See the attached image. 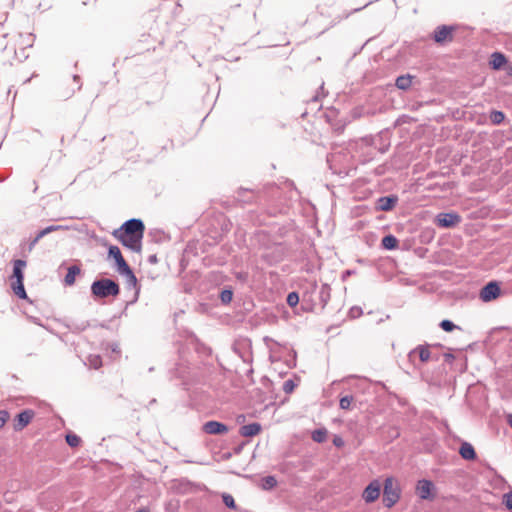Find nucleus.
<instances>
[{
  "label": "nucleus",
  "instance_id": "nucleus-1",
  "mask_svg": "<svg viewBox=\"0 0 512 512\" xmlns=\"http://www.w3.org/2000/svg\"><path fill=\"white\" fill-rule=\"evenodd\" d=\"M26 267L24 260H15L13 263V274L11 276V288L16 296L21 299H26L27 294L23 285L24 273L23 270Z\"/></svg>",
  "mask_w": 512,
  "mask_h": 512
},
{
  "label": "nucleus",
  "instance_id": "nucleus-2",
  "mask_svg": "<svg viewBox=\"0 0 512 512\" xmlns=\"http://www.w3.org/2000/svg\"><path fill=\"white\" fill-rule=\"evenodd\" d=\"M401 497L399 482L394 477H387L384 481L383 504L387 508L393 507Z\"/></svg>",
  "mask_w": 512,
  "mask_h": 512
},
{
  "label": "nucleus",
  "instance_id": "nucleus-3",
  "mask_svg": "<svg viewBox=\"0 0 512 512\" xmlns=\"http://www.w3.org/2000/svg\"><path fill=\"white\" fill-rule=\"evenodd\" d=\"M92 294L98 298L117 296L120 293L119 285L111 279L95 281L91 286Z\"/></svg>",
  "mask_w": 512,
  "mask_h": 512
},
{
  "label": "nucleus",
  "instance_id": "nucleus-4",
  "mask_svg": "<svg viewBox=\"0 0 512 512\" xmlns=\"http://www.w3.org/2000/svg\"><path fill=\"white\" fill-rule=\"evenodd\" d=\"M109 256L112 257L117 266V270L120 274L128 276L133 282H136V277L133 271L125 261L120 249L117 246L109 247Z\"/></svg>",
  "mask_w": 512,
  "mask_h": 512
},
{
  "label": "nucleus",
  "instance_id": "nucleus-5",
  "mask_svg": "<svg viewBox=\"0 0 512 512\" xmlns=\"http://www.w3.org/2000/svg\"><path fill=\"white\" fill-rule=\"evenodd\" d=\"M114 236L124 245L125 247L140 252L142 248L143 235H130L124 233L114 232Z\"/></svg>",
  "mask_w": 512,
  "mask_h": 512
},
{
  "label": "nucleus",
  "instance_id": "nucleus-6",
  "mask_svg": "<svg viewBox=\"0 0 512 512\" xmlns=\"http://www.w3.org/2000/svg\"><path fill=\"white\" fill-rule=\"evenodd\" d=\"M416 494L422 500H433L435 498V486L432 481L419 480L415 487Z\"/></svg>",
  "mask_w": 512,
  "mask_h": 512
},
{
  "label": "nucleus",
  "instance_id": "nucleus-7",
  "mask_svg": "<svg viewBox=\"0 0 512 512\" xmlns=\"http://www.w3.org/2000/svg\"><path fill=\"white\" fill-rule=\"evenodd\" d=\"M381 483L379 480H372L363 490L362 498L366 503L375 502L381 494Z\"/></svg>",
  "mask_w": 512,
  "mask_h": 512
},
{
  "label": "nucleus",
  "instance_id": "nucleus-8",
  "mask_svg": "<svg viewBox=\"0 0 512 512\" xmlns=\"http://www.w3.org/2000/svg\"><path fill=\"white\" fill-rule=\"evenodd\" d=\"M145 230V226L143 222L139 219H131L125 222L119 230L115 232L130 234V235H143Z\"/></svg>",
  "mask_w": 512,
  "mask_h": 512
},
{
  "label": "nucleus",
  "instance_id": "nucleus-9",
  "mask_svg": "<svg viewBox=\"0 0 512 512\" xmlns=\"http://www.w3.org/2000/svg\"><path fill=\"white\" fill-rule=\"evenodd\" d=\"M454 28L451 26H438L433 33V39L438 44H444L453 40Z\"/></svg>",
  "mask_w": 512,
  "mask_h": 512
},
{
  "label": "nucleus",
  "instance_id": "nucleus-10",
  "mask_svg": "<svg viewBox=\"0 0 512 512\" xmlns=\"http://www.w3.org/2000/svg\"><path fill=\"white\" fill-rule=\"evenodd\" d=\"M461 217L456 213H440L435 219L439 227L450 228L460 223Z\"/></svg>",
  "mask_w": 512,
  "mask_h": 512
},
{
  "label": "nucleus",
  "instance_id": "nucleus-11",
  "mask_svg": "<svg viewBox=\"0 0 512 512\" xmlns=\"http://www.w3.org/2000/svg\"><path fill=\"white\" fill-rule=\"evenodd\" d=\"M500 295V287L495 282H490L484 286L480 292V298L484 302L496 299Z\"/></svg>",
  "mask_w": 512,
  "mask_h": 512
},
{
  "label": "nucleus",
  "instance_id": "nucleus-12",
  "mask_svg": "<svg viewBox=\"0 0 512 512\" xmlns=\"http://www.w3.org/2000/svg\"><path fill=\"white\" fill-rule=\"evenodd\" d=\"M203 431L210 435L224 434L228 432V427L218 421H208L203 427Z\"/></svg>",
  "mask_w": 512,
  "mask_h": 512
},
{
  "label": "nucleus",
  "instance_id": "nucleus-13",
  "mask_svg": "<svg viewBox=\"0 0 512 512\" xmlns=\"http://www.w3.org/2000/svg\"><path fill=\"white\" fill-rule=\"evenodd\" d=\"M34 418V411L32 410H24L18 414L16 423L14 424V429L16 431L23 430Z\"/></svg>",
  "mask_w": 512,
  "mask_h": 512
},
{
  "label": "nucleus",
  "instance_id": "nucleus-14",
  "mask_svg": "<svg viewBox=\"0 0 512 512\" xmlns=\"http://www.w3.org/2000/svg\"><path fill=\"white\" fill-rule=\"evenodd\" d=\"M489 64L492 69L500 70L507 64V59L504 54L500 52H494L490 57Z\"/></svg>",
  "mask_w": 512,
  "mask_h": 512
},
{
  "label": "nucleus",
  "instance_id": "nucleus-15",
  "mask_svg": "<svg viewBox=\"0 0 512 512\" xmlns=\"http://www.w3.org/2000/svg\"><path fill=\"white\" fill-rule=\"evenodd\" d=\"M261 425L259 423H251L244 425L240 428V435L243 437H253L261 432Z\"/></svg>",
  "mask_w": 512,
  "mask_h": 512
},
{
  "label": "nucleus",
  "instance_id": "nucleus-16",
  "mask_svg": "<svg viewBox=\"0 0 512 512\" xmlns=\"http://www.w3.org/2000/svg\"><path fill=\"white\" fill-rule=\"evenodd\" d=\"M416 353L419 355V358L423 363H426L432 359L428 345H419L410 353V356H413Z\"/></svg>",
  "mask_w": 512,
  "mask_h": 512
},
{
  "label": "nucleus",
  "instance_id": "nucleus-17",
  "mask_svg": "<svg viewBox=\"0 0 512 512\" xmlns=\"http://www.w3.org/2000/svg\"><path fill=\"white\" fill-rule=\"evenodd\" d=\"M459 453L465 460H474L476 458V452L470 443L464 442L460 446Z\"/></svg>",
  "mask_w": 512,
  "mask_h": 512
},
{
  "label": "nucleus",
  "instance_id": "nucleus-18",
  "mask_svg": "<svg viewBox=\"0 0 512 512\" xmlns=\"http://www.w3.org/2000/svg\"><path fill=\"white\" fill-rule=\"evenodd\" d=\"M396 202V197H381L378 200V209L381 211H390L394 208Z\"/></svg>",
  "mask_w": 512,
  "mask_h": 512
},
{
  "label": "nucleus",
  "instance_id": "nucleus-19",
  "mask_svg": "<svg viewBox=\"0 0 512 512\" xmlns=\"http://www.w3.org/2000/svg\"><path fill=\"white\" fill-rule=\"evenodd\" d=\"M81 270L78 266H71L68 268V272L65 276V284L71 286L75 283L76 277L80 274Z\"/></svg>",
  "mask_w": 512,
  "mask_h": 512
},
{
  "label": "nucleus",
  "instance_id": "nucleus-20",
  "mask_svg": "<svg viewBox=\"0 0 512 512\" xmlns=\"http://www.w3.org/2000/svg\"><path fill=\"white\" fill-rule=\"evenodd\" d=\"M411 84H412V76L411 75L399 76L396 79V86L399 89L406 90L411 86Z\"/></svg>",
  "mask_w": 512,
  "mask_h": 512
},
{
  "label": "nucleus",
  "instance_id": "nucleus-21",
  "mask_svg": "<svg viewBox=\"0 0 512 512\" xmlns=\"http://www.w3.org/2000/svg\"><path fill=\"white\" fill-rule=\"evenodd\" d=\"M382 245L386 249H395L398 246V240L393 235H387L382 239Z\"/></svg>",
  "mask_w": 512,
  "mask_h": 512
},
{
  "label": "nucleus",
  "instance_id": "nucleus-22",
  "mask_svg": "<svg viewBox=\"0 0 512 512\" xmlns=\"http://www.w3.org/2000/svg\"><path fill=\"white\" fill-rule=\"evenodd\" d=\"M327 438V430L325 428L317 429L312 432V439L317 443H322Z\"/></svg>",
  "mask_w": 512,
  "mask_h": 512
},
{
  "label": "nucleus",
  "instance_id": "nucleus-23",
  "mask_svg": "<svg viewBox=\"0 0 512 512\" xmlns=\"http://www.w3.org/2000/svg\"><path fill=\"white\" fill-rule=\"evenodd\" d=\"M65 439H66L67 444L73 448L78 447L81 443V438L78 435L73 434V433L67 434Z\"/></svg>",
  "mask_w": 512,
  "mask_h": 512
},
{
  "label": "nucleus",
  "instance_id": "nucleus-24",
  "mask_svg": "<svg viewBox=\"0 0 512 512\" xmlns=\"http://www.w3.org/2000/svg\"><path fill=\"white\" fill-rule=\"evenodd\" d=\"M277 481L274 476H266L262 479V488L265 490L272 489L276 486Z\"/></svg>",
  "mask_w": 512,
  "mask_h": 512
},
{
  "label": "nucleus",
  "instance_id": "nucleus-25",
  "mask_svg": "<svg viewBox=\"0 0 512 512\" xmlns=\"http://www.w3.org/2000/svg\"><path fill=\"white\" fill-rule=\"evenodd\" d=\"M353 401H354L353 396L342 397L339 402L340 408L343 410H350Z\"/></svg>",
  "mask_w": 512,
  "mask_h": 512
},
{
  "label": "nucleus",
  "instance_id": "nucleus-26",
  "mask_svg": "<svg viewBox=\"0 0 512 512\" xmlns=\"http://www.w3.org/2000/svg\"><path fill=\"white\" fill-rule=\"evenodd\" d=\"M505 116L501 111H493L490 115V120L494 124H500L504 120Z\"/></svg>",
  "mask_w": 512,
  "mask_h": 512
},
{
  "label": "nucleus",
  "instance_id": "nucleus-27",
  "mask_svg": "<svg viewBox=\"0 0 512 512\" xmlns=\"http://www.w3.org/2000/svg\"><path fill=\"white\" fill-rule=\"evenodd\" d=\"M502 503L507 510L512 511V491L505 493L502 497Z\"/></svg>",
  "mask_w": 512,
  "mask_h": 512
},
{
  "label": "nucleus",
  "instance_id": "nucleus-28",
  "mask_svg": "<svg viewBox=\"0 0 512 512\" xmlns=\"http://www.w3.org/2000/svg\"><path fill=\"white\" fill-rule=\"evenodd\" d=\"M222 499H223L224 504L227 507H229L231 509H236L235 500L230 494H223Z\"/></svg>",
  "mask_w": 512,
  "mask_h": 512
},
{
  "label": "nucleus",
  "instance_id": "nucleus-29",
  "mask_svg": "<svg viewBox=\"0 0 512 512\" xmlns=\"http://www.w3.org/2000/svg\"><path fill=\"white\" fill-rule=\"evenodd\" d=\"M287 303L291 307H295L299 303V296L296 292H291L287 296Z\"/></svg>",
  "mask_w": 512,
  "mask_h": 512
},
{
  "label": "nucleus",
  "instance_id": "nucleus-30",
  "mask_svg": "<svg viewBox=\"0 0 512 512\" xmlns=\"http://www.w3.org/2000/svg\"><path fill=\"white\" fill-rule=\"evenodd\" d=\"M440 327L446 332H451L456 328V326L449 320L441 321Z\"/></svg>",
  "mask_w": 512,
  "mask_h": 512
},
{
  "label": "nucleus",
  "instance_id": "nucleus-31",
  "mask_svg": "<svg viewBox=\"0 0 512 512\" xmlns=\"http://www.w3.org/2000/svg\"><path fill=\"white\" fill-rule=\"evenodd\" d=\"M54 230V227L53 226H50V227H47L43 230H41L38 235L35 237V239L33 240L32 242V245H34L35 243H37L43 236H45L47 233L51 232Z\"/></svg>",
  "mask_w": 512,
  "mask_h": 512
},
{
  "label": "nucleus",
  "instance_id": "nucleus-32",
  "mask_svg": "<svg viewBox=\"0 0 512 512\" xmlns=\"http://www.w3.org/2000/svg\"><path fill=\"white\" fill-rule=\"evenodd\" d=\"M10 414L6 410H0V428H2L9 420Z\"/></svg>",
  "mask_w": 512,
  "mask_h": 512
},
{
  "label": "nucleus",
  "instance_id": "nucleus-33",
  "mask_svg": "<svg viewBox=\"0 0 512 512\" xmlns=\"http://www.w3.org/2000/svg\"><path fill=\"white\" fill-rule=\"evenodd\" d=\"M221 300L224 303H229L232 300V292L225 290L221 293Z\"/></svg>",
  "mask_w": 512,
  "mask_h": 512
},
{
  "label": "nucleus",
  "instance_id": "nucleus-34",
  "mask_svg": "<svg viewBox=\"0 0 512 512\" xmlns=\"http://www.w3.org/2000/svg\"><path fill=\"white\" fill-rule=\"evenodd\" d=\"M293 388H294V383L293 381L291 380H288V381H285L284 382V386H283V389L286 393H290L293 391Z\"/></svg>",
  "mask_w": 512,
  "mask_h": 512
},
{
  "label": "nucleus",
  "instance_id": "nucleus-35",
  "mask_svg": "<svg viewBox=\"0 0 512 512\" xmlns=\"http://www.w3.org/2000/svg\"><path fill=\"white\" fill-rule=\"evenodd\" d=\"M333 444L336 447H343L344 446V440L340 436H334Z\"/></svg>",
  "mask_w": 512,
  "mask_h": 512
},
{
  "label": "nucleus",
  "instance_id": "nucleus-36",
  "mask_svg": "<svg viewBox=\"0 0 512 512\" xmlns=\"http://www.w3.org/2000/svg\"><path fill=\"white\" fill-rule=\"evenodd\" d=\"M506 72L509 76H512V63L506 66Z\"/></svg>",
  "mask_w": 512,
  "mask_h": 512
},
{
  "label": "nucleus",
  "instance_id": "nucleus-37",
  "mask_svg": "<svg viewBox=\"0 0 512 512\" xmlns=\"http://www.w3.org/2000/svg\"><path fill=\"white\" fill-rule=\"evenodd\" d=\"M444 357L448 362H451L454 359V356L452 354H445Z\"/></svg>",
  "mask_w": 512,
  "mask_h": 512
},
{
  "label": "nucleus",
  "instance_id": "nucleus-38",
  "mask_svg": "<svg viewBox=\"0 0 512 512\" xmlns=\"http://www.w3.org/2000/svg\"><path fill=\"white\" fill-rule=\"evenodd\" d=\"M136 512H150V510L147 507H143V508H140L139 510H137Z\"/></svg>",
  "mask_w": 512,
  "mask_h": 512
},
{
  "label": "nucleus",
  "instance_id": "nucleus-39",
  "mask_svg": "<svg viewBox=\"0 0 512 512\" xmlns=\"http://www.w3.org/2000/svg\"><path fill=\"white\" fill-rule=\"evenodd\" d=\"M99 362H100V360L98 358L94 361L93 365L95 368L98 367Z\"/></svg>",
  "mask_w": 512,
  "mask_h": 512
},
{
  "label": "nucleus",
  "instance_id": "nucleus-40",
  "mask_svg": "<svg viewBox=\"0 0 512 512\" xmlns=\"http://www.w3.org/2000/svg\"><path fill=\"white\" fill-rule=\"evenodd\" d=\"M508 424L512 427V415L508 416Z\"/></svg>",
  "mask_w": 512,
  "mask_h": 512
}]
</instances>
